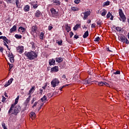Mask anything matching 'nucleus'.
<instances>
[{
  "label": "nucleus",
  "instance_id": "obj_1",
  "mask_svg": "<svg viewBox=\"0 0 129 129\" xmlns=\"http://www.w3.org/2000/svg\"><path fill=\"white\" fill-rule=\"evenodd\" d=\"M24 54L29 60H34V59H36L38 57V54L34 51H25Z\"/></svg>",
  "mask_w": 129,
  "mask_h": 129
},
{
  "label": "nucleus",
  "instance_id": "obj_2",
  "mask_svg": "<svg viewBox=\"0 0 129 129\" xmlns=\"http://www.w3.org/2000/svg\"><path fill=\"white\" fill-rule=\"evenodd\" d=\"M21 111V107L19 105L16 106V107H14L12 108V110L11 111L12 114H14V115H18L19 112Z\"/></svg>",
  "mask_w": 129,
  "mask_h": 129
},
{
  "label": "nucleus",
  "instance_id": "obj_3",
  "mask_svg": "<svg viewBox=\"0 0 129 129\" xmlns=\"http://www.w3.org/2000/svg\"><path fill=\"white\" fill-rule=\"evenodd\" d=\"M50 12L52 18H58L59 19V15L58 14V12L56 11V9L52 8L50 9Z\"/></svg>",
  "mask_w": 129,
  "mask_h": 129
},
{
  "label": "nucleus",
  "instance_id": "obj_4",
  "mask_svg": "<svg viewBox=\"0 0 129 129\" xmlns=\"http://www.w3.org/2000/svg\"><path fill=\"white\" fill-rule=\"evenodd\" d=\"M119 15L121 18H120V20L121 21L122 20V22H125L126 18H125V16H124V14H123V13L122 12V10H121V9L119 10Z\"/></svg>",
  "mask_w": 129,
  "mask_h": 129
},
{
  "label": "nucleus",
  "instance_id": "obj_5",
  "mask_svg": "<svg viewBox=\"0 0 129 129\" xmlns=\"http://www.w3.org/2000/svg\"><path fill=\"white\" fill-rule=\"evenodd\" d=\"M60 83V82L59 81V80L57 79H54L51 82V84L52 87H56L58 84Z\"/></svg>",
  "mask_w": 129,
  "mask_h": 129
},
{
  "label": "nucleus",
  "instance_id": "obj_6",
  "mask_svg": "<svg viewBox=\"0 0 129 129\" xmlns=\"http://www.w3.org/2000/svg\"><path fill=\"white\" fill-rule=\"evenodd\" d=\"M120 40L122 42V43H125V44H129V41L127 38L124 36H121L120 37Z\"/></svg>",
  "mask_w": 129,
  "mask_h": 129
},
{
  "label": "nucleus",
  "instance_id": "obj_7",
  "mask_svg": "<svg viewBox=\"0 0 129 129\" xmlns=\"http://www.w3.org/2000/svg\"><path fill=\"white\" fill-rule=\"evenodd\" d=\"M18 102H19V100L15 99V103L12 104L11 107H10L8 113H12V111L13 110V108L15 107L16 104H18Z\"/></svg>",
  "mask_w": 129,
  "mask_h": 129
},
{
  "label": "nucleus",
  "instance_id": "obj_8",
  "mask_svg": "<svg viewBox=\"0 0 129 129\" xmlns=\"http://www.w3.org/2000/svg\"><path fill=\"white\" fill-rule=\"evenodd\" d=\"M83 15H84L83 19L86 20L87 18H88L89 16H90V11H87L86 12L83 13Z\"/></svg>",
  "mask_w": 129,
  "mask_h": 129
},
{
  "label": "nucleus",
  "instance_id": "obj_9",
  "mask_svg": "<svg viewBox=\"0 0 129 129\" xmlns=\"http://www.w3.org/2000/svg\"><path fill=\"white\" fill-rule=\"evenodd\" d=\"M38 28L37 27V26H33L31 28V34L32 35H34L36 34V33H37V30Z\"/></svg>",
  "mask_w": 129,
  "mask_h": 129
},
{
  "label": "nucleus",
  "instance_id": "obj_10",
  "mask_svg": "<svg viewBox=\"0 0 129 129\" xmlns=\"http://www.w3.org/2000/svg\"><path fill=\"white\" fill-rule=\"evenodd\" d=\"M17 50L20 54H22L24 52V46H19L17 47Z\"/></svg>",
  "mask_w": 129,
  "mask_h": 129
},
{
  "label": "nucleus",
  "instance_id": "obj_11",
  "mask_svg": "<svg viewBox=\"0 0 129 129\" xmlns=\"http://www.w3.org/2000/svg\"><path fill=\"white\" fill-rule=\"evenodd\" d=\"M35 91V87H32L31 89L29 91L28 93L27 94V95L32 96V95L33 93H34V92Z\"/></svg>",
  "mask_w": 129,
  "mask_h": 129
},
{
  "label": "nucleus",
  "instance_id": "obj_12",
  "mask_svg": "<svg viewBox=\"0 0 129 129\" xmlns=\"http://www.w3.org/2000/svg\"><path fill=\"white\" fill-rule=\"evenodd\" d=\"M13 81H14V79L13 78H11L10 79L8 82L7 83H6V84L5 85V87H8V86H9V85H10Z\"/></svg>",
  "mask_w": 129,
  "mask_h": 129
},
{
  "label": "nucleus",
  "instance_id": "obj_13",
  "mask_svg": "<svg viewBox=\"0 0 129 129\" xmlns=\"http://www.w3.org/2000/svg\"><path fill=\"white\" fill-rule=\"evenodd\" d=\"M59 70H58V67H54L53 68H51V72H58Z\"/></svg>",
  "mask_w": 129,
  "mask_h": 129
},
{
  "label": "nucleus",
  "instance_id": "obj_14",
  "mask_svg": "<svg viewBox=\"0 0 129 129\" xmlns=\"http://www.w3.org/2000/svg\"><path fill=\"white\" fill-rule=\"evenodd\" d=\"M41 15H42V13L38 10H37L35 14V16L36 18H40Z\"/></svg>",
  "mask_w": 129,
  "mask_h": 129
},
{
  "label": "nucleus",
  "instance_id": "obj_15",
  "mask_svg": "<svg viewBox=\"0 0 129 129\" xmlns=\"http://www.w3.org/2000/svg\"><path fill=\"white\" fill-rule=\"evenodd\" d=\"M30 117L32 119H35V118H36V114L34 112H31L30 113Z\"/></svg>",
  "mask_w": 129,
  "mask_h": 129
},
{
  "label": "nucleus",
  "instance_id": "obj_16",
  "mask_svg": "<svg viewBox=\"0 0 129 129\" xmlns=\"http://www.w3.org/2000/svg\"><path fill=\"white\" fill-rule=\"evenodd\" d=\"M15 31H17V26L14 25L13 27L10 29V33H13V32H15Z\"/></svg>",
  "mask_w": 129,
  "mask_h": 129
},
{
  "label": "nucleus",
  "instance_id": "obj_17",
  "mask_svg": "<svg viewBox=\"0 0 129 129\" xmlns=\"http://www.w3.org/2000/svg\"><path fill=\"white\" fill-rule=\"evenodd\" d=\"M53 3L54 5V6H60V4H61L60 3V1L57 0H53Z\"/></svg>",
  "mask_w": 129,
  "mask_h": 129
},
{
  "label": "nucleus",
  "instance_id": "obj_18",
  "mask_svg": "<svg viewBox=\"0 0 129 129\" xmlns=\"http://www.w3.org/2000/svg\"><path fill=\"white\" fill-rule=\"evenodd\" d=\"M40 102H41L40 100H39L37 102H35L32 106V108H35V107H36V106H37V105H38V104H39Z\"/></svg>",
  "mask_w": 129,
  "mask_h": 129
},
{
  "label": "nucleus",
  "instance_id": "obj_19",
  "mask_svg": "<svg viewBox=\"0 0 129 129\" xmlns=\"http://www.w3.org/2000/svg\"><path fill=\"white\" fill-rule=\"evenodd\" d=\"M31 97H32V96H28V97L25 100V104H28V103L30 102V100H31Z\"/></svg>",
  "mask_w": 129,
  "mask_h": 129
},
{
  "label": "nucleus",
  "instance_id": "obj_20",
  "mask_svg": "<svg viewBox=\"0 0 129 129\" xmlns=\"http://www.w3.org/2000/svg\"><path fill=\"white\" fill-rule=\"evenodd\" d=\"M21 31V33H24L26 32V30H25V28L20 27L19 28V31L20 32Z\"/></svg>",
  "mask_w": 129,
  "mask_h": 129
},
{
  "label": "nucleus",
  "instance_id": "obj_21",
  "mask_svg": "<svg viewBox=\"0 0 129 129\" xmlns=\"http://www.w3.org/2000/svg\"><path fill=\"white\" fill-rule=\"evenodd\" d=\"M66 29L67 32H69L71 31V27L68 25V24L66 25Z\"/></svg>",
  "mask_w": 129,
  "mask_h": 129
},
{
  "label": "nucleus",
  "instance_id": "obj_22",
  "mask_svg": "<svg viewBox=\"0 0 129 129\" xmlns=\"http://www.w3.org/2000/svg\"><path fill=\"white\" fill-rule=\"evenodd\" d=\"M107 13V11H106L105 9H103L102 11V13L101 14V16H102V17H104V16H105V15H106Z\"/></svg>",
  "mask_w": 129,
  "mask_h": 129
},
{
  "label": "nucleus",
  "instance_id": "obj_23",
  "mask_svg": "<svg viewBox=\"0 0 129 129\" xmlns=\"http://www.w3.org/2000/svg\"><path fill=\"white\" fill-rule=\"evenodd\" d=\"M55 62L56 61L54 59H52L51 60L49 61V65L51 66V65H55Z\"/></svg>",
  "mask_w": 129,
  "mask_h": 129
},
{
  "label": "nucleus",
  "instance_id": "obj_24",
  "mask_svg": "<svg viewBox=\"0 0 129 129\" xmlns=\"http://www.w3.org/2000/svg\"><path fill=\"white\" fill-rule=\"evenodd\" d=\"M56 62H58V63H60V62H62L63 61V58L61 57H56L55 59Z\"/></svg>",
  "mask_w": 129,
  "mask_h": 129
},
{
  "label": "nucleus",
  "instance_id": "obj_25",
  "mask_svg": "<svg viewBox=\"0 0 129 129\" xmlns=\"http://www.w3.org/2000/svg\"><path fill=\"white\" fill-rule=\"evenodd\" d=\"M29 10L30 7L29 6V5H26L24 9V12H29Z\"/></svg>",
  "mask_w": 129,
  "mask_h": 129
},
{
  "label": "nucleus",
  "instance_id": "obj_26",
  "mask_svg": "<svg viewBox=\"0 0 129 129\" xmlns=\"http://www.w3.org/2000/svg\"><path fill=\"white\" fill-rule=\"evenodd\" d=\"M81 25L80 24H77L76 26H74V31H77V29L81 27Z\"/></svg>",
  "mask_w": 129,
  "mask_h": 129
},
{
  "label": "nucleus",
  "instance_id": "obj_27",
  "mask_svg": "<svg viewBox=\"0 0 129 129\" xmlns=\"http://www.w3.org/2000/svg\"><path fill=\"white\" fill-rule=\"evenodd\" d=\"M89 35V34L88 31H86L84 34L83 35V38H87Z\"/></svg>",
  "mask_w": 129,
  "mask_h": 129
},
{
  "label": "nucleus",
  "instance_id": "obj_28",
  "mask_svg": "<svg viewBox=\"0 0 129 129\" xmlns=\"http://www.w3.org/2000/svg\"><path fill=\"white\" fill-rule=\"evenodd\" d=\"M56 43H57V44H58V45H59L60 46H62L63 41L62 40H60V41L56 40Z\"/></svg>",
  "mask_w": 129,
  "mask_h": 129
},
{
  "label": "nucleus",
  "instance_id": "obj_29",
  "mask_svg": "<svg viewBox=\"0 0 129 129\" xmlns=\"http://www.w3.org/2000/svg\"><path fill=\"white\" fill-rule=\"evenodd\" d=\"M15 38H16V39H22V36L20 34H16L15 36Z\"/></svg>",
  "mask_w": 129,
  "mask_h": 129
},
{
  "label": "nucleus",
  "instance_id": "obj_30",
  "mask_svg": "<svg viewBox=\"0 0 129 129\" xmlns=\"http://www.w3.org/2000/svg\"><path fill=\"white\" fill-rule=\"evenodd\" d=\"M36 100H37V97H33L32 99V100L31 101V104H33L34 103V102H35V101H36Z\"/></svg>",
  "mask_w": 129,
  "mask_h": 129
},
{
  "label": "nucleus",
  "instance_id": "obj_31",
  "mask_svg": "<svg viewBox=\"0 0 129 129\" xmlns=\"http://www.w3.org/2000/svg\"><path fill=\"white\" fill-rule=\"evenodd\" d=\"M72 11H74V12L79 11V9L77 7H72Z\"/></svg>",
  "mask_w": 129,
  "mask_h": 129
},
{
  "label": "nucleus",
  "instance_id": "obj_32",
  "mask_svg": "<svg viewBox=\"0 0 129 129\" xmlns=\"http://www.w3.org/2000/svg\"><path fill=\"white\" fill-rule=\"evenodd\" d=\"M8 64L9 65V71H11L13 67H14V64H11L10 63H9Z\"/></svg>",
  "mask_w": 129,
  "mask_h": 129
},
{
  "label": "nucleus",
  "instance_id": "obj_33",
  "mask_svg": "<svg viewBox=\"0 0 129 129\" xmlns=\"http://www.w3.org/2000/svg\"><path fill=\"white\" fill-rule=\"evenodd\" d=\"M47 100V97H46V96H44L43 97L41 98V101H45V100Z\"/></svg>",
  "mask_w": 129,
  "mask_h": 129
},
{
  "label": "nucleus",
  "instance_id": "obj_34",
  "mask_svg": "<svg viewBox=\"0 0 129 129\" xmlns=\"http://www.w3.org/2000/svg\"><path fill=\"white\" fill-rule=\"evenodd\" d=\"M3 40H4V41H5V42H6V43H7L8 44V41H9V40L8 39V38H7V37L6 36H3L2 38Z\"/></svg>",
  "mask_w": 129,
  "mask_h": 129
},
{
  "label": "nucleus",
  "instance_id": "obj_35",
  "mask_svg": "<svg viewBox=\"0 0 129 129\" xmlns=\"http://www.w3.org/2000/svg\"><path fill=\"white\" fill-rule=\"evenodd\" d=\"M16 5L17 8H19V7H20V1H19V0L16 1Z\"/></svg>",
  "mask_w": 129,
  "mask_h": 129
},
{
  "label": "nucleus",
  "instance_id": "obj_36",
  "mask_svg": "<svg viewBox=\"0 0 129 129\" xmlns=\"http://www.w3.org/2000/svg\"><path fill=\"white\" fill-rule=\"evenodd\" d=\"M8 57H9V58H12L13 57H14V55H13V53H12L9 52Z\"/></svg>",
  "mask_w": 129,
  "mask_h": 129
},
{
  "label": "nucleus",
  "instance_id": "obj_37",
  "mask_svg": "<svg viewBox=\"0 0 129 129\" xmlns=\"http://www.w3.org/2000/svg\"><path fill=\"white\" fill-rule=\"evenodd\" d=\"M104 84V82H100V83H98V85L99 86H103Z\"/></svg>",
  "mask_w": 129,
  "mask_h": 129
},
{
  "label": "nucleus",
  "instance_id": "obj_38",
  "mask_svg": "<svg viewBox=\"0 0 129 129\" xmlns=\"http://www.w3.org/2000/svg\"><path fill=\"white\" fill-rule=\"evenodd\" d=\"M14 58H15V56L10 58V61L11 62V63H14V62H15V59H14Z\"/></svg>",
  "mask_w": 129,
  "mask_h": 129
},
{
  "label": "nucleus",
  "instance_id": "obj_39",
  "mask_svg": "<svg viewBox=\"0 0 129 129\" xmlns=\"http://www.w3.org/2000/svg\"><path fill=\"white\" fill-rule=\"evenodd\" d=\"M32 6V8H33V9H37V8H38L37 4H33Z\"/></svg>",
  "mask_w": 129,
  "mask_h": 129
},
{
  "label": "nucleus",
  "instance_id": "obj_40",
  "mask_svg": "<svg viewBox=\"0 0 129 129\" xmlns=\"http://www.w3.org/2000/svg\"><path fill=\"white\" fill-rule=\"evenodd\" d=\"M110 17H111V13H110V12H108L106 16L107 19L110 18Z\"/></svg>",
  "mask_w": 129,
  "mask_h": 129
},
{
  "label": "nucleus",
  "instance_id": "obj_41",
  "mask_svg": "<svg viewBox=\"0 0 129 129\" xmlns=\"http://www.w3.org/2000/svg\"><path fill=\"white\" fill-rule=\"evenodd\" d=\"M81 0H75L74 2L76 5H78L80 3H81Z\"/></svg>",
  "mask_w": 129,
  "mask_h": 129
},
{
  "label": "nucleus",
  "instance_id": "obj_42",
  "mask_svg": "<svg viewBox=\"0 0 129 129\" xmlns=\"http://www.w3.org/2000/svg\"><path fill=\"white\" fill-rule=\"evenodd\" d=\"M40 39L42 40L43 38H44V33L41 32L40 35Z\"/></svg>",
  "mask_w": 129,
  "mask_h": 129
},
{
  "label": "nucleus",
  "instance_id": "obj_43",
  "mask_svg": "<svg viewBox=\"0 0 129 129\" xmlns=\"http://www.w3.org/2000/svg\"><path fill=\"white\" fill-rule=\"evenodd\" d=\"M101 25H102V21H100V20H99L98 22H97V25L98 26H101Z\"/></svg>",
  "mask_w": 129,
  "mask_h": 129
},
{
  "label": "nucleus",
  "instance_id": "obj_44",
  "mask_svg": "<svg viewBox=\"0 0 129 129\" xmlns=\"http://www.w3.org/2000/svg\"><path fill=\"white\" fill-rule=\"evenodd\" d=\"M5 2H7V4H12L13 3V0H5Z\"/></svg>",
  "mask_w": 129,
  "mask_h": 129
},
{
  "label": "nucleus",
  "instance_id": "obj_45",
  "mask_svg": "<svg viewBox=\"0 0 129 129\" xmlns=\"http://www.w3.org/2000/svg\"><path fill=\"white\" fill-rule=\"evenodd\" d=\"M31 45H32V48H35V43H34V42L32 41L31 43H30Z\"/></svg>",
  "mask_w": 129,
  "mask_h": 129
},
{
  "label": "nucleus",
  "instance_id": "obj_46",
  "mask_svg": "<svg viewBox=\"0 0 129 129\" xmlns=\"http://www.w3.org/2000/svg\"><path fill=\"white\" fill-rule=\"evenodd\" d=\"M99 40H100V38L99 37H97L96 38H95L94 41H95V42H98Z\"/></svg>",
  "mask_w": 129,
  "mask_h": 129
},
{
  "label": "nucleus",
  "instance_id": "obj_47",
  "mask_svg": "<svg viewBox=\"0 0 129 129\" xmlns=\"http://www.w3.org/2000/svg\"><path fill=\"white\" fill-rule=\"evenodd\" d=\"M113 74L116 75L117 74H120V72L119 71H117L116 72L113 73Z\"/></svg>",
  "mask_w": 129,
  "mask_h": 129
},
{
  "label": "nucleus",
  "instance_id": "obj_48",
  "mask_svg": "<svg viewBox=\"0 0 129 129\" xmlns=\"http://www.w3.org/2000/svg\"><path fill=\"white\" fill-rule=\"evenodd\" d=\"M83 83V84H85V85H86V84H89V83L88 82V81H87V80H86V81H84Z\"/></svg>",
  "mask_w": 129,
  "mask_h": 129
},
{
  "label": "nucleus",
  "instance_id": "obj_49",
  "mask_svg": "<svg viewBox=\"0 0 129 129\" xmlns=\"http://www.w3.org/2000/svg\"><path fill=\"white\" fill-rule=\"evenodd\" d=\"M65 86H68V85H66V86H63L61 87H60L59 88V90L62 91V89H63V88H64V87H65Z\"/></svg>",
  "mask_w": 129,
  "mask_h": 129
},
{
  "label": "nucleus",
  "instance_id": "obj_50",
  "mask_svg": "<svg viewBox=\"0 0 129 129\" xmlns=\"http://www.w3.org/2000/svg\"><path fill=\"white\" fill-rule=\"evenodd\" d=\"M43 105H44V103H42L38 109V110H40L41 108H42V106H43Z\"/></svg>",
  "mask_w": 129,
  "mask_h": 129
},
{
  "label": "nucleus",
  "instance_id": "obj_51",
  "mask_svg": "<svg viewBox=\"0 0 129 129\" xmlns=\"http://www.w3.org/2000/svg\"><path fill=\"white\" fill-rule=\"evenodd\" d=\"M105 6H109V1H107L104 4Z\"/></svg>",
  "mask_w": 129,
  "mask_h": 129
},
{
  "label": "nucleus",
  "instance_id": "obj_52",
  "mask_svg": "<svg viewBox=\"0 0 129 129\" xmlns=\"http://www.w3.org/2000/svg\"><path fill=\"white\" fill-rule=\"evenodd\" d=\"M87 81H88L89 84H90L91 82H92V79L89 78Z\"/></svg>",
  "mask_w": 129,
  "mask_h": 129
},
{
  "label": "nucleus",
  "instance_id": "obj_53",
  "mask_svg": "<svg viewBox=\"0 0 129 129\" xmlns=\"http://www.w3.org/2000/svg\"><path fill=\"white\" fill-rule=\"evenodd\" d=\"M73 35H74V33L73 32H71L70 33V38H72Z\"/></svg>",
  "mask_w": 129,
  "mask_h": 129
},
{
  "label": "nucleus",
  "instance_id": "obj_54",
  "mask_svg": "<svg viewBox=\"0 0 129 129\" xmlns=\"http://www.w3.org/2000/svg\"><path fill=\"white\" fill-rule=\"evenodd\" d=\"M52 29H53V26H48L49 31H51V30H52Z\"/></svg>",
  "mask_w": 129,
  "mask_h": 129
},
{
  "label": "nucleus",
  "instance_id": "obj_55",
  "mask_svg": "<svg viewBox=\"0 0 129 129\" xmlns=\"http://www.w3.org/2000/svg\"><path fill=\"white\" fill-rule=\"evenodd\" d=\"M116 30L117 31H120V30H121L120 27H116Z\"/></svg>",
  "mask_w": 129,
  "mask_h": 129
},
{
  "label": "nucleus",
  "instance_id": "obj_56",
  "mask_svg": "<svg viewBox=\"0 0 129 129\" xmlns=\"http://www.w3.org/2000/svg\"><path fill=\"white\" fill-rule=\"evenodd\" d=\"M5 100H6V97H4V96H3L2 102H5Z\"/></svg>",
  "mask_w": 129,
  "mask_h": 129
},
{
  "label": "nucleus",
  "instance_id": "obj_57",
  "mask_svg": "<svg viewBox=\"0 0 129 129\" xmlns=\"http://www.w3.org/2000/svg\"><path fill=\"white\" fill-rule=\"evenodd\" d=\"M4 46H6L7 48L9 49V45H8L7 43H6V42H4Z\"/></svg>",
  "mask_w": 129,
  "mask_h": 129
},
{
  "label": "nucleus",
  "instance_id": "obj_58",
  "mask_svg": "<svg viewBox=\"0 0 129 129\" xmlns=\"http://www.w3.org/2000/svg\"><path fill=\"white\" fill-rule=\"evenodd\" d=\"M106 50L108 52H112V51L109 49V47L107 48Z\"/></svg>",
  "mask_w": 129,
  "mask_h": 129
},
{
  "label": "nucleus",
  "instance_id": "obj_59",
  "mask_svg": "<svg viewBox=\"0 0 129 129\" xmlns=\"http://www.w3.org/2000/svg\"><path fill=\"white\" fill-rule=\"evenodd\" d=\"M92 28H95V24H92L91 25Z\"/></svg>",
  "mask_w": 129,
  "mask_h": 129
},
{
  "label": "nucleus",
  "instance_id": "obj_60",
  "mask_svg": "<svg viewBox=\"0 0 129 129\" xmlns=\"http://www.w3.org/2000/svg\"><path fill=\"white\" fill-rule=\"evenodd\" d=\"M3 51H4V48H3V47H0V52H2V53H3Z\"/></svg>",
  "mask_w": 129,
  "mask_h": 129
},
{
  "label": "nucleus",
  "instance_id": "obj_61",
  "mask_svg": "<svg viewBox=\"0 0 129 129\" xmlns=\"http://www.w3.org/2000/svg\"><path fill=\"white\" fill-rule=\"evenodd\" d=\"M74 38H75V39H78V38H79V36H78V35H75L74 36Z\"/></svg>",
  "mask_w": 129,
  "mask_h": 129
},
{
  "label": "nucleus",
  "instance_id": "obj_62",
  "mask_svg": "<svg viewBox=\"0 0 129 129\" xmlns=\"http://www.w3.org/2000/svg\"><path fill=\"white\" fill-rule=\"evenodd\" d=\"M87 23L88 24H90V23H91V20H88L87 22Z\"/></svg>",
  "mask_w": 129,
  "mask_h": 129
},
{
  "label": "nucleus",
  "instance_id": "obj_63",
  "mask_svg": "<svg viewBox=\"0 0 129 129\" xmlns=\"http://www.w3.org/2000/svg\"><path fill=\"white\" fill-rule=\"evenodd\" d=\"M40 94H42V93H43V90H40V92H39Z\"/></svg>",
  "mask_w": 129,
  "mask_h": 129
},
{
  "label": "nucleus",
  "instance_id": "obj_64",
  "mask_svg": "<svg viewBox=\"0 0 129 129\" xmlns=\"http://www.w3.org/2000/svg\"><path fill=\"white\" fill-rule=\"evenodd\" d=\"M48 97H51V94L50 93L47 94Z\"/></svg>",
  "mask_w": 129,
  "mask_h": 129
}]
</instances>
